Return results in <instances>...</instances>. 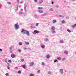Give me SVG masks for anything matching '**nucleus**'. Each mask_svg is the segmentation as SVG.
I'll use <instances>...</instances> for the list:
<instances>
[{
	"mask_svg": "<svg viewBox=\"0 0 76 76\" xmlns=\"http://www.w3.org/2000/svg\"><path fill=\"white\" fill-rule=\"evenodd\" d=\"M18 23H17L15 25V28L16 29H18V27L19 26V25H18Z\"/></svg>",
	"mask_w": 76,
	"mask_h": 76,
	"instance_id": "nucleus-1",
	"label": "nucleus"
},
{
	"mask_svg": "<svg viewBox=\"0 0 76 76\" xmlns=\"http://www.w3.org/2000/svg\"><path fill=\"white\" fill-rule=\"evenodd\" d=\"M26 30H25V29H21V32H24L23 33V34H26V32L25 31H26Z\"/></svg>",
	"mask_w": 76,
	"mask_h": 76,
	"instance_id": "nucleus-2",
	"label": "nucleus"
},
{
	"mask_svg": "<svg viewBox=\"0 0 76 76\" xmlns=\"http://www.w3.org/2000/svg\"><path fill=\"white\" fill-rule=\"evenodd\" d=\"M11 57H12V58H14L15 57H16V56H15V55L13 54H11Z\"/></svg>",
	"mask_w": 76,
	"mask_h": 76,
	"instance_id": "nucleus-3",
	"label": "nucleus"
},
{
	"mask_svg": "<svg viewBox=\"0 0 76 76\" xmlns=\"http://www.w3.org/2000/svg\"><path fill=\"white\" fill-rule=\"evenodd\" d=\"M27 35H29V31H25Z\"/></svg>",
	"mask_w": 76,
	"mask_h": 76,
	"instance_id": "nucleus-4",
	"label": "nucleus"
},
{
	"mask_svg": "<svg viewBox=\"0 0 76 76\" xmlns=\"http://www.w3.org/2000/svg\"><path fill=\"white\" fill-rule=\"evenodd\" d=\"M52 31H55V27L54 26H52L51 27Z\"/></svg>",
	"mask_w": 76,
	"mask_h": 76,
	"instance_id": "nucleus-5",
	"label": "nucleus"
},
{
	"mask_svg": "<svg viewBox=\"0 0 76 76\" xmlns=\"http://www.w3.org/2000/svg\"><path fill=\"white\" fill-rule=\"evenodd\" d=\"M60 73H63V69H61L60 70Z\"/></svg>",
	"mask_w": 76,
	"mask_h": 76,
	"instance_id": "nucleus-6",
	"label": "nucleus"
},
{
	"mask_svg": "<svg viewBox=\"0 0 76 76\" xmlns=\"http://www.w3.org/2000/svg\"><path fill=\"white\" fill-rule=\"evenodd\" d=\"M30 66H34V62H31L30 64Z\"/></svg>",
	"mask_w": 76,
	"mask_h": 76,
	"instance_id": "nucleus-7",
	"label": "nucleus"
},
{
	"mask_svg": "<svg viewBox=\"0 0 76 76\" xmlns=\"http://www.w3.org/2000/svg\"><path fill=\"white\" fill-rule=\"evenodd\" d=\"M38 12H39V13H43V12H43V11H42L41 10H39L38 11Z\"/></svg>",
	"mask_w": 76,
	"mask_h": 76,
	"instance_id": "nucleus-8",
	"label": "nucleus"
},
{
	"mask_svg": "<svg viewBox=\"0 0 76 76\" xmlns=\"http://www.w3.org/2000/svg\"><path fill=\"white\" fill-rule=\"evenodd\" d=\"M22 67H23V68L25 69V67H26V66H25V65H22Z\"/></svg>",
	"mask_w": 76,
	"mask_h": 76,
	"instance_id": "nucleus-9",
	"label": "nucleus"
},
{
	"mask_svg": "<svg viewBox=\"0 0 76 76\" xmlns=\"http://www.w3.org/2000/svg\"><path fill=\"white\" fill-rule=\"evenodd\" d=\"M43 8L42 7H39L38 8V9L39 10H42V9Z\"/></svg>",
	"mask_w": 76,
	"mask_h": 76,
	"instance_id": "nucleus-10",
	"label": "nucleus"
},
{
	"mask_svg": "<svg viewBox=\"0 0 76 76\" xmlns=\"http://www.w3.org/2000/svg\"><path fill=\"white\" fill-rule=\"evenodd\" d=\"M57 59L58 60H60L61 59V57H59L57 58Z\"/></svg>",
	"mask_w": 76,
	"mask_h": 76,
	"instance_id": "nucleus-11",
	"label": "nucleus"
},
{
	"mask_svg": "<svg viewBox=\"0 0 76 76\" xmlns=\"http://www.w3.org/2000/svg\"><path fill=\"white\" fill-rule=\"evenodd\" d=\"M34 32L35 33H39V32L37 30H34Z\"/></svg>",
	"mask_w": 76,
	"mask_h": 76,
	"instance_id": "nucleus-12",
	"label": "nucleus"
},
{
	"mask_svg": "<svg viewBox=\"0 0 76 76\" xmlns=\"http://www.w3.org/2000/svg\"><path fill=\"white\" fill-rule=\"evenodd\" d=\"M50 55H48L46 56L47 58H50Z\"/></svg>",
	"mask_w": 76,
	"mask_h": 76,
	"instance_id": "nucleus-13",
	"label": "nucleus"
},
{
	"mask_svg": "<svg viewBox=\"0 0 76 76\" xmlns=\"http://www.w3.org/2000/svg\"><path fill=\"white\" fill-rule=\"evenodd\" d=\"M42 2H43V0H42L41 1H40L39 2V4H41L42 3Z\"/></svg>",
	"mask_w": 76,
	"mask_h": 76,
	"instance_id": "nucleus-14",
	"label": "nucleus"
},
{
	"mask_svg": "<svg viewBox=\"0 0 76 76\" xmlns=\"http://www.w3.org/2000/svg\"><path fill=\"white\" fill-rule=\"evenodd\" d=\"M64 53H65L66 54H68V51L66 50L64 51Z\"/></svg>",
	"mask_w": 76,
	"mask_h": 76,
	"instance_id": "nucleus-15",
	"label": "nucleus"
},
{
	"mask_svg": "<svg viewBox=\"0 0 76 76\" xmlns=\"http://www.w3.org/2000/svg\"><path fill=\"white\" fill-rule=\"evenodd\" d=\"M48 75H51V72L49 71L48 72Z\"/></svg>",
	"mask_w": 76,
	"mask_h": 76,
	"instance_id": "nucleus-16",
	"label": "nucleus"
},
{
	"mask_svg": "<svg viewBox=\"0 0 76 76\" xmlns=\"http://www.w3.org/2000/svg\"><path fill=\"white\" fill-rule=\"evenodd\" d=\"M57 20H54L53 21V23H56V22Z\"/></svg>",
	"mask_w": 76,
	"mask_h": 76,
	"instance_id": "nucleus-17",
	"label": "nucleus"
},
{
	"mask_svg": "<svg viewBox=\"0 0 76 76\" xmlns=\"http://www.w3.org/2000/svg\"><path fill=\"white\" fill-rule=\"evenodd\" d=\"M52 31L53 34H56V31H55V30H53Z\"/></svg>",
	"mask_w": 76,
	"mask_h": 76,
	"instance_id": "nucleus-18",
	"label": "nucleus"
},
{
	"mask_svg": "<svg viewBox=\"0 0 76 76\" xmlns=\"http://www.w3.org/2000/svg\"><path fill=\"white\" fill-rule=\"evenodd\" d=\"M21 72H22V71L20 70L18 72V73H19V74H20L21 73Z\"/></svg>",
	"mask_w": 76,
	"mask_h": 76,
	"instance_id": "nucleus-19",
	"label": "nucleus"
},
{
	"mask_svg": "<svg viewBox=\"0 0 76 76\" xmlns=\"http://www.w3.org/2000/svg\"><path fill=\"white\" fill-rule=\"evenodd\" d=\"M18 51L19 53H21V52H22V51L21 50H20V49H18Z\"/></svg>",
	"mask_w": 76,
	"mask_h": 76,
	"instance_id": "nucleus-20",
	"label": "nucleus"
},
{
	"mask_svg": "<svg viewBox=\"0 0 76 76\" xmlns=\"http://www.w3.org/2000/svg\"><path fill=\"white\" fill-rule=\"evenodd\" d=\"M41 47H42V48H44L45 47V46H44V45H42L41 46Z\"/></svg>",
	"mask_w": 76,
	"mask_h": 76,
	"instance_id": "nucleus-21",
	"label": "nucleus"
},
{
	"mask_svg": "<svg viewBox=\"0 0 76 76\" xmlns=\"http://www.w3.org/2000/svg\"><path fill=\"white\" fill-rule=\"evenodd\" d=\"M61 23H65V21L64 20H62L61 21Z\"/></svg>",
	"mask_w": 76,
	"mask_h": 76,
	"instance_id": "nucleus-22",
	"label": "nucleus"
},
{
	"mask_svg": "<svg viewBox=\"0 0 76 76\" xmlns=\"http://www.w3.org/2000/svg\"><path fill=\"white\" fill-rule=\"evenodd\" d=\"M76 26H75V24L74 25H73L72 26V28H75Z\"/></svg>",
	"mask_w": 76,
	"mask_h": 76,
	"instance_id": "nucleus-23",
	"label": "nucleus"
},
{
	"mask_svg": "<svg viewBox=\"0 0 76 76\" xmlns=\"http://www.w3.org/2000/svg\"><path fill=\"white\" fill-rule=\"evenodd\" d=\"M24 59H22L21 60L20 62H23L24 61Z\"/></svg>",
	"mask_w": 76,
	"mask_h": 76,
	"instance_id": "nucleus-24",
	"label": "nucleus"
},
{
	"mask_svg": "<svg viewBox=\"0 0 76 76\" xmlns=\"http://www.w3.org/2000/svg\"><path fill=\"white\" fill-rule=\"evenodd\" d=\"M50 11H53V9L51 8L49 10Z\"/></svg>",
	"mask_w": 76,
	"mask_h": 76,
	"instance_id": "nucleus-25",
	"label": "nucleus"
},
{
	"mask_svg": "<svg viewBox=\"0 0 76 76\" xmlns=\"http://www.w3.org/2000/svg\"><path fill=\"white\" fill-rule=\"evenodd\" d=\"M42 16H45L46 15V14L45 13H44L42 14Z\"/></svg>",
	"mask_w": 76,
	"mask_h": 76,
	"instance_id": "nucleus-26",
	"label": "nucleus"
},
{
	"mask_svg": "<svg viewBox=\"0 0 76 76\" xmlns=\"http://www.w3.org/2000/svg\"><path fill=\"white\" fill-rule=\"evenodd\" d=\"M29 76H34V74H32L30 75Z\"/></svg>",
	"mask_w": 76,
	"mask_h": 76,
	"instance_id": "nucleus-27",
	"label": "nucleus"
},
{
	"mask_svg": "<svg viewBox=\"0 0 76 76\" xmlns=\"http://www.w3.org/2000/svg\"><path fill=\"white\" fill-rule=\"evenodd\" d=\"M44 40H45V41H49V40H48V39H47V38H45L44 39Z\"/></svg>",
	"mask_w": 76,
	"mask_h": 76,
	"instance_id": "nucleus-28",
	"label": "nucleus"
},
{
	"mask_svg": "<svg viewBox=\"0 0 76 76\" xmlns=\"http://www.w3.org/2000/svg\"><path fill=\"white\" fill-rule=\"evenodd\" d=\"M25 43L26 45H29V43H28V42H26Z\"/></svg>",
	"mask_w": 76,
	"mask_h": 76,
	"instance_id": "nucleus-29",
	"label": "nucleus"
},
{
	"mask_svg": "<svg viewBox=\"0 0 76 76\" xmlns=\"http://www.w3.org/2000/svg\"><path fill=\"white\" fill-rule=\"evenodd\" d=\"M68 32H71V31H70V30H69V29H68L67 30Z\"/></svg>",
	"mask_w": 76,
	"mask_h": 76,
	"instance_id": "nucleus-30",
	"label": "nucleus"
},
{
	"mask_svg": "<svg viewBox=\"0 0 76 76\" xmlns=\"http://www.w3.org/2000/svg\"><path fill=\"white\" fill-rule=\"evenodd\" d=\"M19 45H22V43L21 42H20L19 43Z\"/></svg>",
	"mask_w": 76,
	"mask_h": 76,
	"instance_id": "nucleus-31",
	"label": "nucleus"
},
{
	"mask_svg": "<svg viewBox=\"0 0 76 76\" xmlns=\"http://www.w3.org/2000/svg\"><path fill=\"white\" fill-rule=\"evenodd\" d=\"M8 61L9 63H10L11 62V61H12V60L10 59V60H8Z\"/></svg>",
	"mask_w": 76,
	"mask_h": 76,
	"instance_id": "nucleus-32",
	"label": "nucleus"
},
{
	"mask_svg": "<svg viewBox=\"0 0 76 76\" xmlns=\"http://www.w3.org/2000/svg\"><path fill=\"white\" fill-rule=\"evenodd\" d=\"M66 60V58H65L62 59V61H64V60Z\"/></svg>",
	"mask_w": 76,
	"mask_h": 76,
	"instance_id": "nucleus-33",
	"label": "nucleus"
},
{
	"mask_svg": "<svg viewBox=\"0 0 76 76\" xmlns=\"http://www.w3.org/2000/svg\"><path fill=\"white\" fill-rule=\"evenodd\" d=\"M15 70H17V69H18V67H15Z\"/></svg>",
	"mask_w": 76,
	"mask_h": 76,
	"instance_id": "nucleus-34",
	"label": "nucleus"
},
{
	"mask_svg": "<svg viewBox=\"0 0 76 76\" xmlns=\"http://www.w3.org/2000/svg\"><path fill=\"white\" fill-rule=\"evenodd\" d=\"M5 75H6V76H9V74H8V73H7V74H5Z\"/></svg>",
	"mask_w": 76,
	"mask_h": 76,
	"instance_id": "nucleus-35",
	"label": "nucleus"
},
{
	"mask_svg": "<svg viewBox=\"0 0 76 76\" xmlns=\"http://www.w3.org/2000/svg\"><path fill=\"white\" fill-rule=\"evenodd\" d=\"M60 42L61 43H63V40H60Z\"/></svg>",
	"mask_w": 76,
	"mask_h": 76,
	"instance_id": "nucleus-36",
	"label": "nucleus"
},
{
	"mask_svg": "<svg viewBox=\"0 0 76 76\" xmlns=\"http://www.w3.org/2000/svg\"><path fill=\"white\" fill-rule=\"evenodd\" d=\"M12 46H11V47H10V48L9 49L10 50H11V49H12Z\"/></svg>",
	"mask_w": 76,
	"mask_h": 76,
	"instance_id": "nucleus-37",
	"label": "nucleus"
},
{
	"mask_svg": "<svg viewBox=\"0 0 76 76\" xmlns=\"http://www.w3.org/2000/svg\"><path fill=\"white\" fill-rule=\"evenodd\" d=\"M40 70H38L37 71V73H40Z\"/></svg>",
	"mask_w": 76,
	"mask_h": 76,
	"instance_id": "nucleus-38",
	"label": "nucleus"
},
{
	"mask_svg": "<svg viewBox=\"0 0 76 76\" xmlns=\"http://www.w3.org/2000/svg\"><path fill=\"white\" fill-rule=\"evenodd\" d=\"M57 60H55L54 61V62L55 63H56V62H57Z\"/></svg>",
	"mask_w": 76,
	"mask_h": 76,
	"instance_id": "nucleus-39",
	"label": "nucleus"
},
{
	"mask_svg": "<svg viewBox=\"0 0 76 76\" xmlns=\"http://www.w3.org/2000/svg\"><path fill=\"white\" fill-rule=\"evenodd\" d=\"M42 65H45L44 63V62H42Z\"/></svg>",
	"mask_w": 76,
	"mask_h": 76,
	"instance_id": "nucleus-40",
	"label": "nucleus"
},
{
	"mask_svg": "<svg viewBox=\"0 0 76 76\" xmlns=\"http://www.w3.org/2000/svg\"><path fill=\"white\" fill-rule=\"evenodd\" d=\"M58 17H62V16H61V15H58Z\"/></svg>",
	"mask_w": 76,
	"mask_h": 76,
	"instance_id": "nucleus-41",
	"label": "nucleus"
},
{
	"mask_svg": "<svg viewBox=\"0 0 76 76\" xmlns=\"http://www.w3.org/2000/svg\"><path fill=\"white\" fill-rule=\"evenodd\" d=\"M8 4H11V3L10 2H8Z\"/></svg>",
	"mask_w": 76,
	"mask_h": 76,
	"instance_id": "nucleus-42",
	"label": "nucleus"
},
{
	"mask_svg": "<svg viewBox=\"0 0 76 76\" xmlns=\"http://www.w3.org/2000/svg\"><path fill=\"white\" fill-rule=\"evenodd\" d=\"M35 2H37V0H34Z\"/></svg>",
	"mask_w": 76,
	"mask_h": 76,
	"instance_id": "nucleus-43",
	"label": "nucleus"
},
{
	"mask_svg": "<svg viewBox=\"0 0 76 76\" xmlns=\"http://www.w3.org/2000/svg\"><path fill=\"white\" fill-rule=\"evenodd\" d=\"M27 49V48H24V50H26Z\"/></svg>",
	"mask_w": 76,
	"mask_h": 76,
	"instance_id": "nucleus-44",
	"label": "nucleus"
},
{
	"mask_svg": "<svg viewBox=\"0 0 76 76\" xmlns=\"http://www.w3.org/2000/svg\"><path fill=\"white\" fill-rule=\"evenodd\" d=\"M36 26H38V23H36Z\"/></svg>",
	"mask_w": 76,
	"mask_h": 76,
	"instance_id": "nucleus-45",
	"label": "nucleus"
},
{
	"mask_svg": "<svg viewBox=\"0 0 76 76\" xmlns=\"http://www.w3.org/2000/svg\"><path fill=\"white\" fill-rule=\"evenodd\" d=\"M35 18H37V17H38V16L37 15H35Z\"/></svg>",
	"mask_w": 76,
	"mask_h": 76,
	"instance_id": "nucleus-46",
	"label": "nucleus"
},
{
	"mask_svg": "<svg viewBox=\"0 0 76 76\" xmlns=\"http://www.w3.org/2000/svg\"><path fill=\"white\" fill-rule=\"evenodd\" d=\"M7 69H9V67L7 66Z\"/></svg>",
	"mask_w": 76,
	"mask_h": 76,
	"instance_id": "nucleus-47",
	"label": "nucleus"
},
{
	"mask_svg": "<svg viewBox=\"0 0 76 76\" xmlns=\"http://www.w3.org/2000/svg\"><path fill=\"white\" fill-rule=\"evenodd\" d=\"M33 34H36V33L34 32L33 33Z\"/></svg>",
	"mask_w": 76,
	"mask_h": 76,
	"instance_id": "nucleus-48",
	"label": "nucleus"
},
{
	"mask_svg": "<svg viewBox=\"0 0 76 76\" xmlns=\"http://www.w3.org/2000/svg\"><path fill=\"white\" fill-rule=\"evenodd\" d=\"M0 51H2V50H1V49H0Z\"/></svg>",
	"mask_w": 76,
	"mask_h": 76,
	"instance_id": "nucleus-49",
	"label": "nucleus"
},
{
	"mask_svg": "<svg viewBox=\"0 0 76 76\" xmlns=\"http://www.w3.org/2000/svg\"><path fill=\"white\" fill-rule=\"evenodd\" d=\"M17 2H18V3H19V0H18L17 1Z\"/></svg>",
	"mask_w": 76,
	"mask_h": 76,
	"instance_id": "nucleus-50",
	"label": "nucleus"
},
{
	"mask_svg": "<svg viewBox=\"0 0 76 76\" xmlns=\"http://www.w3.org/2000/svg\"><path fill=\"white\" fill-rule=\"evenodd\" d=\"M53 3H54V2H52V4H53Z\"/></svg>",
	"mask_w": 76,
	"mask_h": 76,
	"instance_id": "nucleus-51",
	"label": "nucleus"
},
{
	"mask_svg": "<svg viewBox=\"0 0 76 76\" xmlns=\"http://www.w3.org/2000/svg\"><path fill=\"white\" fill-rule=\"evenodd\" d=\"M10 52H11V53H12V51H10Z\"/></svg>",
	"mask_w": 76,
	"mask_h": 76,
	"instance_id": "nucleus-52",
	"label": "nucleus"
},
{
	"mask_svg": "<svg viewBox=\"0 0 76 76\" xmlns=\"http://www.w3.org/2000/svg\"><path fill=\"white\" fill-rule=\"evenodd\" d=\"M56 7H57V6H56Z\"/></svg>",
	"mask_w": 76,
	"mask_h": 76,
	"instance_id": "nucleus-53",
	"label": "nucleus"
}]
</instances>
